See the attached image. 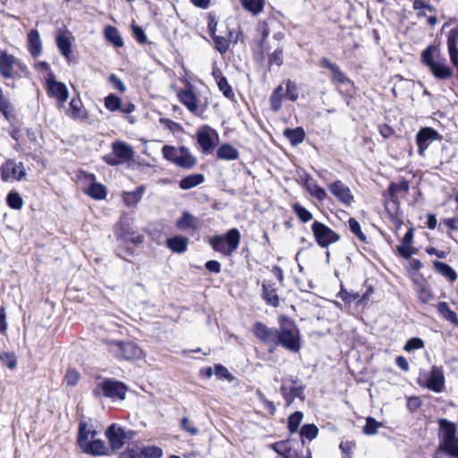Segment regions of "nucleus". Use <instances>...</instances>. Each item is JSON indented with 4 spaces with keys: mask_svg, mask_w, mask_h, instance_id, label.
Segmentation results:
<instances>
[{
    "mask_svg": "<svg viewBox=\"0 0 458 458\" xmlns=\"http://www.w3.org/2000/svg\"><path fill=\"white\" fill-rule=\"evenodd\" d=\"M114 234L119 242L114 250L115 254L124 260H128V257H133L135 247L144 242V235L137 231L132 217L128 214L122 215L114 225Z\"/></svg>",
    "mask_w": 458,
    "mask_h": 458,
    "instance_id": "obj_1",
    "label": "nucleus"
},
{
    "mask_svg": "<svg viewBox=\"0 0 458 458\" xmlns=\"http://www.w3.org/2000/svg\"><path fill=\"white\" fill-rule=\"evenodd\" d=\"M98 431L93 425H89L83 420L79 421L76 442L83 454L94 457L107 454V445L104 440L98 438Z\"/></svg>",
    "mask_w": 458,
    "mask_h": 458,
    "instance_id": "obj_2",
    "label": "nucleus"
},
{
    "mask_svg": "<svg viewBox=\"0 0 458 458\" xmlns=\"http://www.w3.org/2000/svg\"><path fill=\"white\" fill-rule=\"evenodd\" d=\"M279 328L277 346H282L292 352H299L301 348V331L294 321L286 316H281L278 319Z\"/></svg>",
    "mask_w": 458,
    "mask_h": 458,
    "instance_id": "obj_3",
    "label": "nucleus"
},
{
    "mask_svg": "<svg viewBox=\"0 0 458 458\" xmlns=\"http://www.w3.org/2000/svg\"><path fill=\"white\" fill-rule=\"evenodd\" d=\"M421 57L436 78L446 80L452 76V70L445 64V60L441 56L437 47L429 46L427 47L422 52Z\"/></svg>",
    "mask_w": 458,
    "mask_h": 458,
    "instance_id": "obj_4",
    "label": "nucleus"
},
{
    "mask_svg": "<svg viewBox=\"0 0 458 458\" xmlns=\"http://www.w3.org/2000/svg\"><path fill=\"white\" fill-rule=\"evenodd\" d=\"M105 436L108 441L107 454H102V456H109L123 448L128 441L132 439L135 432L125 430L122 426L112 423L106 428Z\"/></svg>",
    "mask_w": 458,
    "mask_h": 458,
    "instance_id": "obj_5",
    "label": "nucleus"
},
{
    "mask_svg": "<svg viewBox=\"0 0 458 458\" xmlns=\"http://www.w3.org/2000/svg\"><path fill=\"white\" fill-rule=\"evenodd\" d=\"M162 154L165 159L184 169H191L197 164L196 157L186 147L165 145L162 148Z\"/></svg>",
    "mask_w": 458,
    "mask_h": 458,
    "instance_id": "obj_6",
    "label": "nucleus"
},
{
    "mask_svg": "<svg viewBox=\"0 0 458 458\" xmlns=\"http://www.w3.org/2000/svg\"><path fill=\"white\" fill-rule=\"evenodd\" d=\"M127 390L128 387L124 383L114 378H105L98 384L93 394L96 397L102 394L106 398L124 400Z\"/></svg>",
    "mask_w": 458,
    "mask_h": 458,
    "instance_id": "obj_7",
    "label": "nucleus"
},
{
    "mask_svg": "<svg viewBox=\"0 0 458 458\" xmlns=\"http://www.w3.org/2000/svg\"><path fill=\"white\" fill-rule=\"evenodd\" d=\"M109 344L119 360H135L144 356L142 349L134 342L113 340Z\"/></svg>",
    "mask_w": 458,
    "mask_h": 458,
    "instance_id": "obj_8",
    "label": "nucleus"
},
{
    "mask_svg": "<svg viewBox=\"0 0 458 458\" xmlns=\"http://www.w3.org/2000/svg\"><path fill=\"white\" fill-rule=\"evenodd\" d=\"M44 80L48 96L56 99L59 106H63L69 98V91L66 85L58 81L53 72H48Z\"/></svg>",
    "mask_w": 458,
    "mask_h": 458,
    "instance_id": "obj_9",
    "label": "nucleus"
},
{
    "mask_svg": "<svg viewBox=\"0 0 458 458\" xmlns=\"http://www.w3.org/2000/svg\"><path fill=\"white\" fill-rule=\"evenodd\" d=\"M311 231L316 242L321 248H327L330 244L340 240V235L325 224L314 221L311 225Z\"/></svg>",
    "mask_w": 458,
    "mask_h": 458,
    "instance_id": "obj_10",
    "label": "nucleus"
},
{
    "mask_svg": "<svg viewBox=\"0 0 458 458\" xmlns=\"http://www.w3.org/2000/svg\"><path fill=\"white\" fill-rule=\"evenodd\" d=\"M114 156H106L104 160L111 165H117L131 160L134 157L132 147L123 141H114L112 144Z\"/></svg>",
    "mask_w": 458,
    "mask_h": 458,
    "instance_id": "obj_11",
    "label": "nucleus"
},
{
    "mask_svg": "<svg viewBox=\"0 0 458 458\" xmlns=\"http://www.w3.org/2000/svg\"><path fill=\"white\" fill-rule=\"evenodd\" d=\"M75 38L68 30L60 29L55 32V44L61 55L71 62L72 56V44Z\"/></svg>",
    "mask_w": 458,
    "mask_h": 458,
    "instance_id": "obj_12",
    "label": "nucleus"
},
{
    "mask_svg": "<svg viewBox=\"0 0 458 458\" xmlns=\"http://www.w3.org/2000/svg\"><path fill=\"white\" fill-rule=\"evenodd\" d=\"M25 72V66L13 55L2 53V76L19 78Z\"/></svg>",
    "mask_w": 458,
    "mask_h": 458,
    "instance_id": "obj_13",
    "label": "nucleus"
},
{
    "mask_svg": "<svg viewBox=\"0 0 458 458\" xmlns=\"http://www.w3.org/2000/svg\"><path fill=\"white\" fill-rule=\"evenodd\" d=\"M445 375L442 367L433 366L424 383L419 381L420 386H423L434 393H441L445 388Z\"/></svg>",
    "mask_w": 458,
    "mask_h": 458,
    "instance_id": "obj_14",
    "label": "nucleus"
},
{
    "mask_svg": "<svg viewBox=\"0 0 458 458\" xmlns=\"http://www.w3.org/2000/svg\"><path fill=\"white\" fill-rule=\"evenodd\" d=\"M252 333L263 344H271L274 348L276 347L278 328L268 327L264 323L257 321L253 325Z\"/></svg>",
    "mask_w": 458,
    "mask_h": 458,
    "instance_id": "obj_15",
    "label": "nucleus"
},
{
    "mask_svg": "<svg viewBox=\"0 0 458 458\" xmlns=\"http://www.w3.org/2000/svg\"><path fill=\"white\" fill-rule=\"evenodd\" d=\"M216 131L208 125L201 126L197 131V140L203 152H210L216 146Z\"/></svg>",
    "mask_w": 458,
    "mask_h": 458,
    "instance_id": "obj_16",
    "label": "nucleus"
},
{
    "mask_svg": "<svg viewBox=\"0 0 458 458\" xmlns=\"http://www.w3.org/2000/svg\"><path fill=\"white\" fill-rule=\"evenodd\" d=\"M1 106L2 114L5 116L6 120L9 121L12 127L10 133L12 137L18 141L21 136V131L20 130V121L14 112V109L9 102L4 100L3 98Z\"/></svg>",
    "mask_w": 458,
    "mask_h": 458,
    "instance_id": "obj_17",
    "label": "nucleus"
},
{
    "mask_svg": "<svg viewBox=\"0 0 458 458\" xmlns=\"http://www.w3.org/2000/svg\"><path fill=\"white\" fill-rule=\"evenodd\" d=\"M26 176L25 168L21 163L16 164L13 161H7L2 168V178L4 180L21 181Z\"/></svg>",
    "mask_w": 458,
    "mask_h": 458,
    "instance_id": "obj_18",
    "label": "nucleus"
},
{
    "mask_svg": "<svg viewBox=\"0 0 458 458\" xmlns=\"http://www.w3.org/2000/svg\"><path fill=\"white\" fill-rule=\"evenodd\" d=\"M438 139V133L432 128H423L417 133L419 154L423 156L428 147Z\"/></svg>",
    "mask_w": 458,
    "mask_h": 458,
    "instance_id": "obj_19",
    "label": "nucleus"
},
{
    "mask_svg": "<svg viewBox=\"0 0 458 458\" xmlns=\"http://www.w3.org/2000/svg\"><path fill=\"white\" fill-rule=\"evenodd\" d=\"M385 211L390 221L399 229L403 224V212L401 210L400 202H384Z\"/></svg>",
    "mask_w": 458,
    "mask_h": 458,
    "instance_id": "obj_20",
    "label": "nucleus"
},
{
    "mask_svg": "<svg viewBox=\"0 0 458 458\" xmlns=\"http://www.w3.org/2000/svg\"><path fill=\"white\" fill-rule=\"evenodd\" d=\"M178 98L182 105L191 113H196L199 109V100L196 94L191 89H183L178 92Z\"/></svg>",
    "mask_w": 458,
    "mask_h": 458,
    "instance_id": "obj_21",
    "label": "nucleus"
},
{
    "mask_svg": "<svg viewBox=\"0 0 458 458\" xmlns=\"http://www.w3.org/2000/svg\"><path fill=\"white\" fill-rule=\"evenodd\" d=\"M262 298L267 304L274 308H277L280 305L279 296L275 284L272 283L264 282L262 284Z\"/></svg>",
    "mask_w": 458,
    "mask_h": 458,
    "instance_id": "obj_22",
    "label": "nucleus"
},
{
    "mask_svg": "<svg viewBox=\"0 0 458 458\" xmlns=\"http://www.w3.org/2000/svg\"><path fill=\"white\" fill-rule=\"evenodd\" d=\"M270 448L283 458H301L297 451L293 450L289 440L273 443Z\"/></svg>",
    "mask_w": 458,
    "mask_h": 458,
    "instance_id": "obj_23",
    "label": "nucleus"
},
{
    "mask_svg": "<svg viewBox=\"0 0 458 458\" xmlns=\"http://www.w3.org/2000/svg\"><path fill=\"white\" fill-rule=\"evenodd\" d=\"M67 114L75 120L87 119L88 114L80 98H74L71 100Z\"/></svg>",
    "mask_w": 458,
    "mask_h": 458,
    "instance_id": "obj_24",
    "label": "nucleus"
},
{
    "mask_svg": "<svg viewBox=\"0 0 458 458\" xmlns=\"http://www.w3.org/2000/svg\"><path fill=\"white\" fill-rule=\"evenodd\" d=\"M189 239L182 235H174L166 239V246L174 253H184L188 248Z\"/></svg>",
    "mask_w": 458,
    "mask_h": 458,
    "instance_id": "obj_25",
    "label": "nucleus"
},
{
    "mask_svg": "<svg viewBox=\"0 0 458 458\" xmlns=\"http://www.w3.org/2000/svg\"><path fill=\"white\" fill-rule=\"evenodd\" d=\"M217 236L223 238L225 244L229 248V252H233L238 249L241 242V233L237 228H232L225 234Z\"/></svg>",
    "mask_w": 458,
    "mask_h": 458,
    "instance_id": "obj_26",
    "label": "nucleus"
},
{
    "mask_svg": "<svg viewBox=\"0 0 458 458\" xmlns=\"http://www.w3.org/2000/svg\"><path fill=\"white\" fill-rule=\"evenodd\" d=\"M330 192L339 200H350L353 198L351 190L343 182L336 181L329 186Z\"/></svg>",
    "mask_w": 458,
    "mask_h": 458,
    "instance_id": "obj_27",
    "label": "nucleus"
},
{
    "mask_svg": "<svg viewBox=\"0 0 458 458\" xmlns=\"http://www.w3.org/2000/svg\"><path fill=\"white\" fill-rule=\"evenodd\" d=\"M28 47L30 54L37 57L42 52V42L38 30H31L28 33Z\"/></svg>",
    "mask_w": 458,
    "mask_h": 458,
    "instance_id": "obj_28",
    "label": "nucleus"
},
{
    "mask_svg": "<svg viewBox=\"0 0 458 458\" xmlns=\"http://www.w3.org/2000/svg\"><path fill=\"white\" fill-rule=\"evenodd\" d=\"M447 46L452 63L458 66V30H452L449 32Z\"/></svg>",
    "mask_w": 458,
    "mask_h": 458,
    "instance_id": "obj_29",
    "label": "nucleus"
},
{
    "mask_svg": "<svg viewBox=\"0 0 458 458\" xmlns=\"http://www.w3.org/2000/svg\"><path fill=\"white\" fill-rule=\"evenodd\" d=\"M176 227L181 231L197 228V218L190 212L183 211L181 217L176 221Z\"/></svg>",
    "mask_w": 458,
    "mask_h": 458,
    "instance_id": "obj_30",
    "label": "nucleus"
},
{
    "mask_svg": "<svg viewBox=\"0 0 458 458\" xmlns=\"http://www.w3.org/2000/svg\"><path fill=\"white\" fill-rule=\"evenodd\" d=\"M433 267L435 270L445 276L451 282H454L457 278V274L455 270L447 263L436 260L433 262Z\"/></svg>",
    "mask_w": 458,
    "mask_h": 458,
    "instance_id": "obj_31",
    "label": "nucleus"
},
{
    "mask_svg": "<svg viewBox=\"0 0 458 458\" xmlns=\"http://www.w3.org/2000/svg\"><path fill=\"white\" fill-rule=\"evenodd\" d=\"M318 435V428L313 423L304 424L300 429V437L301 438V444L304 445L305 440L308 439L312 441Z\"/></svg>",
    "mask_w": 458,
    "mask_h": 458,
    "instance_id": "obj_32",
    "label": "nucleus"
},
{
    "mask_svg": "<svg viewBox=\"0 0 458 458\" xmlns=\"http://www.w3.org/2000/svg\"><path fill=\"white\" fill-rule=\"evenodd\" d=\"M305 385L299 386H292L289 387V394L285 401L286 406H290L296 398L300 399L301 402L305 400Z\"/></svg>",
    "mask_w": 458,
    "mask_h": 458,
    "instance_id": "obj_33",
    "label": "nucleus"
},
{
    "mask_svg": "<svg viewBox=\"0 0 458 458\" xmlns=\"http://www.w3.org/2000/svg\"><path fill=\"white\" fill-rule=\"evenodd\" d=\"M217 157L225 160H235L239 157L238 150L230 144H223L216 152Z\"/></svg>",
    "mask_w": 458,
    "mask_h": 458,
    "instance_id": "obj_34",
    "label": "nucleus"
},
{
    "mask_svg": "<svg viewBox=\"0 0 458 458\" xmlns=\"http://www.w3.org/2000/svg\"><path fill=\"white\" fill-rule=\"evenodd\" d=\"M242 7L253 15L259 14L265 6V0H240Z\"/></svg>",
    "mask_w": 458,
    "mask_h": 458,
    "instance_id": "obj_35",
    "label": "nucleus"
},
{
    "mask_svg": "<svg viewBox=\"0 0 458 458\" xmlns=\"http://www.w3.org/2000/svg\"><path fill=\"white\" fill-rule=\"evenodd\" d=\"M284 98V89L282 85H279L270 97L271 109L277 112L282 107V102Z\"/></svg>",
    "mask_w": 458,
    "mask_h": 458,
    "instance_id": "obj_36",
    "label": "nucleus"
},
{
    "mask_svg": "<svg viewBox=\"0 0 458 458\" xmlns=\"http://www.w3.org/2000/svg\"><path fill=\"white\" fill-rule=\"evenodd\" d=\"M204 182V176L200 174H194L184 177L180 182V187L183 190H189L201 184Z\"/></svg>",
    "mask_w": 458,
    "mask_h": 458,
    "instance_id": "obj_37",
    "label": "nucleus"
},
{
    "mask_svg": "<svg viewBox=\"0 0 458 458\" xmlns=\"http://www.w3.org/2000/svg\"><path fill=\"white\" fill-rule=\"evenodd\" d=\"M284 136L293 145H298L304 140L305 132L302 128L287 129L284 131Z\"/></svg>",
    "mask_w": 458,
    "mask_h": 458,
    "instance_id": "obj_38",
    "label": "nucleus"
},
{
    "mask_svg": "<svg viewBox=\"0 0 458 458\" xmlns=\"http://www.w3.org/2000/svg\"><path fill=\"white\" fill-rule=\"evenodd\" d=\"M302 419H303L302 411H296L293 412L292 414H290V416L288 417L287 428L291 434L297 432Z\"/></svg>",
    "mask_w": 458,
    "mask_h": 458,
    "instance_id": "obj_39",
    "label": "nucleus"
},
{
    "mask_svg": "<svg viewBox=\"0 0 458 458\" xmlns=\"http://www.w3.org/2000/svg\"><path fill=\"white\" fill-rule=\"evenodd\" d=\"M88 193L93 199H104L106 196V190L103 184L93 182L90 184Z\"/></svg>",
    "mask_w": 458,
    "mask_h": 458,
    "instance_id": "obj_40",
    "label": "nucleus"
},
{
    "mask_svg": "<svg viewBox=\"0 0 458 458\" xmlns=\"http://www.w3.org/2000/svg\"><path fill=\"white\" fill-rule=\"evenodd\" d=\"M140 457L144 458H161L163 455V450L156 445L144 446L140 450Z\"/></svg>",
    "mask_w": 458,
    "mask_h": 458,
    "instance_id": "obj_41",
    "label": "nucleus"
},
{
    "mask_svg": "<svg viewBox=\"0 0 458 458\" xmlns=\"http://www.w3.org/2000/svg\"><path fill=\"white\" fill-rule=\"evenodd\" d=\"M105 36L108 41L114 44L115 47H122L123 45V41L119 35L118 30L112 26H108L105 30Z\"/></svg>",
    "mask_w": 458,
    "mask_h": 458,
    "instance_id": "obj_42",
    "label": "nucleus"
},
{
    "mask_svg": "<svg viewBox=\"0 0 458 458\" xmlns=\"http://www.w3.org/2000/svg\"><path fill=\"white\" fill-rule=\"evenodd\" d=\"M214 374L218 379L227 380L230 383L235 379V377L222 364H215Z\"/></svg>",
    "mask_w": 458,
    "mask_h": 458,
    "instance_id": "obj_43",
    "label": "nucleus"
},
{
    "mask_svg": "<svg viewBox=\"0 0 458 458\" xmlns=\"http://www.w3.org/2000/svg\"><path fill=\"white\" fill-rule=\"evenodd\" d=\"M349 230L362 242H367V237L362 232L360 223L353 217H350L348 220Z\"/></svg>",
    "mask_w": 458,
    "mask_h": 458,
    "instance_id": "obj_44",
    "label": "nucleus"
},
{
    "mask_svg": "<svg viewBox=\"0 0 458 458\" xmlns=\"http://www.w3.org/2000/svg\"><path fill=\"white\" fill-rule=\"evenodd\" d=\"M293 209L298 218L303 223L310 221L313 217L312 214L299 202H294L293 205Z\"/></svg>",
    "mask_w": 458,
    "mask_h": 458,
    "instance_id": "obj_45",
    "label": "nucleus"
},
{
    "mask_svg": "<svg viewBox=\"0 0 458 458\" xmlns=\"http://www.w3.org/2000/svg\"><path fill=\"white\" fill-rule=\"evenodd\" d=\"M337 297L340 298L345 304H351L352 302H356L359 300V293L348 292L343 284H341V288L339 293H337Z\"/></svg>",
    "mask_w": 458,
    "mask_h": 458,
    "instance_id": "obj_46",
    "label": "nucleus"
},
{
    "mask_svg": "<svg viewBox=\"0 0 458 458\" xmlns=\"http://www.w3.org/2000/svg\"><path fill=\"white\" fill-rule=\"evenodd\" d=\"M210 30H211L212 34H213V39H214L216 49L220 54L226 53L227 50L229 49V46H230L229 40L226 39L224 37H220V36L215 35V29L214 28H210Z\"/></svg>",
    "mask_w": 458,
    "mask_h": 458,
    "instance_id": "obj_47",
    "label": "nucleus"
},
{
    "mask_svg": "<svg viewBox=\"0 0 458 458\" xmlns=\"http://www.w3.org/2000/svg\"><path fill=\"white\" fill-rule=\"evenodd\" d=\"M437 311L443 316L447 321L451 323L456 319V313L452 310L447 302L440 301L437 304Z\"/></svg>",
    "mask_w": 458,
    "mask_h": 458,
    "instance_id": "obj_48",
    "label": "nucleus"
},
{
    "mask_svg": "<svg viewBox=\"0 0 458 458\" xmlns=\"http://www.w3.org/2000/svg\"><path fill=\"white\" fill-rule=\"evenodd\" d=\"M209 243L216 251L221 252L225 255H229L232 253L229 252V248H227L226 245L225 244L223 238L218 237L217 235L211 237L209 240Z\"/></svg>",
    "mask_w": 458,
    "mask_h": 458,
    "instance_id": "obj_49",
    "label": "nucleus"
},
{
    "mask_svg": "<svg viewBox=\"0 0 458 458\" xmlns=\"http://www.w3.org/2000/svg\"><path fill=\"white\" fill-rule=\"evenodd\" d=\"M380 426L381 424L374 418L368 417L366 419V423L363 426L362 432L368 436L375 435Z\"/></svg>",
    "mask_w": 458,
    "mask_h": 458,
    "instance_id": "obj_50",
    "label": "nucleus"
},
{
    "mask_svg": "<svg viewBox=\"0 0 458 458\" xmlns=\"http://www.w3.org/2000/svg\"><path fill=\"white\" fill-rule=\"evenodd\" d=\"M417 294L419 300L424 304L428 303L430 300L433 299V294L430 291V288L426 284H421L419 285Z\"/></svg>",
    "mask_w": 458,
    "mask_h": 458,
    "instance_id": "obj_51",
    "label": "nucleus"
},
{
    "mask_svg": "<svg viewBox=\"0 0 458 458\" xmlns=\"http://www.w3.org/2000/svg\"><path fill=\"white\" fill-rule=\"evenodd\" d=\"M122 100L114 94L108 95L105 99V106L111 112L117 111L121 108Z\"/></svg>",
    "mask_w": 458,
    "mask_h": 458,
    "instance_id": "obj_52",
    "label": "nucleus"
},
{
    "mask_svg": "<svg viewBox=\"0 0 458 458\" xmlns=\"http://www.w3.org/2000/svg\"><path fill=\"white\" fill-rule=\"evenodd\" d=\"M81 378L79 371L74 369H69L64 376V382L69 386H74L78 384Z\"/></svg>",
    "mask_w": 458,
    "mask_h": 458,
    "instance_id": "obj_53",
    "label": "nucleus"
},
{
    "mask_svg": "<svg viewBox=\"0 0 458 458\" xmlns=\"http://www.w3.org/2000/svg\"><path fill=\"white\" fill-rule=\"evenodd\" d=\"M285 98L290 99L291 101H295L298 99V89L295 83L288 81L286 82V89H284Z\"/></svg>",
    "mask_w": 458,
    "mask_h": 458,
    "instance_id": "obj_54",
    "label": "nucleus"
},
{
    "mask_svg": "<svg viewBox=\"0 0 458 458\" xmlns=\"http://www.w3.org/2000/svg\"><path fill=\"white\" fill-rule=\"evenodd\" d=\"M423 347H424V342L421 338L412 337L406 342V344L404 345V350L406 352H412L414 350H419Z\"/></svg>",
    "mask_w": 458,
    "mask_h": 458,
    "instance_id": "obj_55",
    "label": "nucleus"
},
{
    "mask_svg": "<svg viewBox=\"0 0 458 458\" xmlns=\"http://www.w3.org/2000/svg\"><path fill=\"white\" fill-rule=\"evenodd\" d=\"M2 364L10 369H14L17 366V357L13 352H4L2 353Z\"/></svg>",
    "mask_w": 458,
    "mask_h": 458,
    "instance_id": "obj_56",
    "label": "nucleus"
},
{
    "mask_svg": "<svg viewBox=\"0 0 458 458\" xmlns=\"http://www.w3.org/2000/svg\"><path fill=\"white\" fill-rule=\"evenodd\" d=\"M398 254L404 259H410L415 253L414 248L411 245L400 244L396 247Z\"/></svg>",
    "mask_w": 458,
    "mask_h": 458,
    "instance_id": "obj_57",
    "label": "nucleus"
},
{
    "mask_svg": "<svg viewBox=\"0 0 458 458\" xmlns=\"http://www.w3.org/2000/svg\"><path fill=\"white\" fill-rule=\"evenodd\" d=\"M145 190H146L145 186L141 185V186H139L135 191H125L123 197L125 199L139 200L143 197V193L145 192Z\"/></svg>",
    "mask_w": 458,
    "mask_h": 458,
    "instance_id": "obj_58",
    "label": "nucleus"
},
{
    "mask_svg": "<svg viewBox=\"0 0 458 458\" xmlns=\"http://www.w3.org/2000/svg\"><path fill=\"white\" fill-rule=\"evenodd\" d=\"M217 86L225 97L229 98L233 95V90H232V89L228 83V81L225 77L222 76L218 79Z\"/></svg>",
    "mask_w": 458,
    "mask_h": 458,
    "instance_id": "obj_59",
    "label": "nucleus"
},
{
    "mask_svg": "<svg viewBox=\"0 0 458 458\" xmlns=\"http://www.w3.org/2000/svg\"><path fill=\"white\" fill-rule=\"evenodd\" d=\"M189 418L188 417H183L182 420H181V422H180V427L182 430L186 431L187 433H189L190 435L191 436H196L199 434V430L197 427L195 426H190L189 425Z\"/></svg>",
    "mask_w": 458,
    "mask_h": 458,
    "instance_id": "obj_60",
    "label": "nucleus"
},
{
    "mask_svg": "<svg viewBox=\"0 0 458 458\" xmlns=\"http://www.w3.org/2000/svg\"><path fill=\"white\" fill-rule=\"evenodd\" d=\"M332 74V80L337 83H345L348 81V78L344 75V73L339 69L338 65H335V68L330 71Z\"/></svg>",
    "mask_w": 458,
    "mask_h": 458,
    "instance_id": "obj_61",
    "label": "nucleus"
},
{
    "mask_svg": "<svg viewBox=\"0 0 458 458\" xmlns=\"http://www.w3.org/2000/svg\"><path fill=\"white\" fill-rule=\"evenodd\" d=\"M269 64L280 66L283 64V51L276 50L269 55Z\"/></svg>",
    "mask_w": 458,
    "mask_h": 458,
    "instance_id": "obj_62",
    "label": "nucleus"
},
{
    "mask_svg": "<svg viewBox=\"0 0 458 458\" xmlns=\"http://www.w3.org/2000/svg\"><path fill=\"white\" fill-rule=\"evenodd\" d=\"M205 268L215 274H218L221 271V264L217 260H208L205 264Z\"/></svg>",
    "mask_w": 458,
    "mask_h": 458,
    "instance_id": "obj_63",
    "label": "nucleus"
},
{
    "mask_svg": "<svg viewBox=\"0 0 458 458\" xmlns=\"http://www.w3.org/2000/svg\"><path fill=\"white\" fill-rule=\"evenodd\" d=\"M355 447L353 441H342L339 445V448L343 454L349 455L352 449Z\"/></svg>",
    "mask_w": 458,
    "mask_h": 458,
    "instance_id": "obj_64",
    "label": "nucleus"
}]
</instances>
